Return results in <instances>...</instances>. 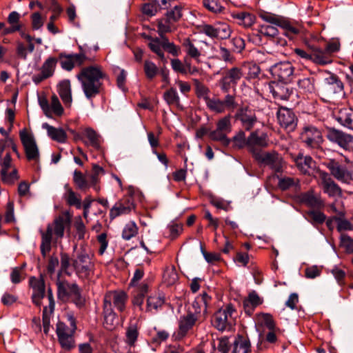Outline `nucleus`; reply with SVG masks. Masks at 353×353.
Returning <instances> with one entry per match:
<instances>
[{"label": "nucleus", "mask_w": 353, "mask_h": 353, "mask_svg": "<svg viewBox=\"0 0 353 353\" xmlns=\"http://www.w3.org/2000/svg\"><path fill=\"white\" fill-rule=\"evenodd\" d=\"M212 300L210 296L203 292L197 296L185 314L180 316L178 321V330L175 334L176 339L181 340L193 332L194 327L199 326L205 319L207 308Z\"/></svg>", "instance_id": "1"}, {"label": "nucleus", "mask_w": 353, "mask_h": 353, "mask_svg": "<svg viewBox=\"0 0 353 353\" xmlns=\"http://www.w3.org/2000/svg\"><path fill=\"white\" fill-rule=\"evenodd\" d=\"M81 83V88L88 100L99 94L103 89V81L108 79V75L99 65L83 67L77 74Z\"/></svg>", "instance_id": "2"}, {"label": "nucleus", "mask_w": 353, "mask_h": 353, "mask_svg": "<svg viewBox=\"0 0 353 353\" xmlns=\"http://www.w3.org/2000/svg\"><path fill=\"white\" fill-rule=\"evenodd\" d=\"M72 217L69 211L62 212L54 218L52 223L48 224L46 231H40V250L43 257L45 258L50 252L53 240L57 241L63 237L65 230L70 227Z\"/></svg>", "instance_id": "3"}, {"label": "nucleus", "mask_w": 353, "mask_h": 353, "mask_svg": "<svg viewBox=\"0 0 353 353\" xmlns=\"http://www.w3.org/2000/svg\"><path fill=\"white\" fill-rule=\"evenodd\" d=\"M70 326L65 323L59 321L57 323L56 333L61 347L66 351H70L75 347L74 334L77 330L76 319L72 315H68Z\"/></svg>", "instance_id": "4"}, {"label": "nucleus", "mask_w": 353, "mask_h": 353, "mask_svg": "<svg viewBox=\"0 0 353 353\" xmlns=\"http://www.w3.org/2000/svg\"><path fill=\"white\" fill-rule=\"evenodd\" d=\"M72 265L80 279H89L94 274V263L92 256L84 247H81L77 252L76 257L72 261Z\"/></svg>", "instance_id": "5"}, {"label": "nucleus", "mask_w": 353, "mask_h": 353, "mask_svg": "<svg viewBox=\"0 0 353 353\" xmlns=\"http://www.w3.org/2000/svg\"><path fill=\"white\" fill-rule=\"evenodd\" d=\"M323 165L329 170L330 175L338 181L350 185L353 181L352 172L341 160L326 159Z\"/></svg>", "instance_id": "6"}, {"label": "nucleus", "mask_w": 353, "mask_h": 353, "mask_svg": "<svg viewBox=\"0 0 353 353\" xmlns=\"http://www.w3.org/2000/svg\"><path fill=\"white\" fill-rule=\"evenodd\" d=\"M299 139L305 148L311 150L321 148L324 142L322 130L312 125H307L302 128Z\"/></svg>", "instance_id": "7"}, {"label": "nucleus", "mask_w": 353, "mask_h": 353, "mask_svg": "<svg viewBox=\"0 0 353 353\" xmlns=\"http://www.w3.org/2000/svg\"><path fill=\"white\" fill-rule=\"evenodd\" d=\"M231 115L227 114L219 119L216 123V128L209 133L210 139L220 142L224 146H228L231 140L228 134L232 132Z\"/></svg>", "instance_id": "8"}, {"label": "nucleus", "mask_w": 353, "mask_h": 353, "mask_svg": "<svg viewBox=\"0 0 353 353\" xmlns=\"http://www.w3.org/2000/svg\"><path fill=\"white\" fill-rule=\"evenodd\" d=\"M170 9L165 13V19L158 21V33L161 37L163 34L170 32L173 30L174 23L179 21L183 16V6L181 4L175 5L173 3Z\"/></svg>", "instance_id": "9"}, {"label": "nucleus", "mask_w": 353, "mask_h": 353, "mask_svg": "<svg viewBox=\"0 0 353 353\" xmlns=\"http://www.w3.org/2000/svg\"><path fill=\"white\" fill-rule=\"evenodd\" d=\"M259 17L268 23L283 28L285 31V36L288 37H293L301 32V27L300 26H293L290 21L281 16L262 12L259 14Z\"/></svg>", "instance_id": "10"}, {"label": "nucleus", "mask_w": 353, "mask_h": 353, "mask_svg": "<svg viewBox=\"0 0 353 353\" xmlns=\"http://www.w3.org/2000/svg\"><path fill=\"white\" fill-rule=\"evenodd\" d=\"M234 312L235 309L232 304L219 310L212 317V325L219 331L230 330L234 323V319L232 316Z\"/></svg>", "instance_id": "11"}, {"label": "nucleus", "mask_w": 353, "mask_h": 353, "mask_svg": "<svg viewBox=\"0 0 353 353\" xmlns=\"http://www.w3.org/2000/svg\"><path fill=\"white\" fill-rule=\"evenodd\" d=\"M327 77L323 79L321 90L327 97L333 99L343 93L344 85L340 78L335 74L325 71Z\"/></svg>", "instance_id": "12"}, {"label": "nucleus", "mask_w": 353, "mask_h": 353, "mask_svg": "<svg viewBox=\"0 0 353 353\" xmlns=\"http://www.w3.org/2000/svg\"><path fill=\"white\" fill-rule=\"evenodd\" d=\"M243 77L241 66H234L223 72L219 84L223 92H228L231 88H234L236 86Z\"/></svg>", "instance_id": "13"}, {"label": "nucleus", "mask_w": 353, "mask_h": 353, "mask_svg": "<svg viewBox=\"0 0 353 353\" xmlns=\"http://www.w3.org/2000/svg\"><path fill=\"white\" fill-rule=\"evenodd\" d=\"M19 137L27 159L29 161L39 162L40 160V154L34 136L28 133L26 129H23L20 131Z\"/></svg>", "instance_id": "14"}, {"label": "nucleus", "mask_w": 353, "mask_h": 353, "mask_svg": "<svg viewBox=\"0 0 353 353\" xmlns=\"http://www.w3.org/2000/svg\"><path fill=\"white\" fill-rule=\"evenodd\" d=\"M254 159L259 163L268 166L276 173L283 172L284 161L281 156L276 151L254 153Z\"/></svg>", "instance_id": "15"}, {"label": "nucleus", "mask_w": 353, "mask_h": 353, "mask_svg": "<svg viewBox=\"0 0 353 353\" xmlns=\"http://www.w3.org/2000/svg\"><path fill=\"white\" fill-rule=\"evenodd\" d=\"M316 173L319 179V184L325 194H327L330 197H334L342 194L341 187L335 182L328 172L319 169Z\"/></svg>", "instance_id": "16"}, {"label": "nucleus", "mask_w": 353, "mask_h": 353, "mask_svg": "<svg viewBox=\"0 0 353 353\" xmlns=\"http://www.w3.org/2000/svg\"><path fill=\"white\" fill-rule=\"evenodd\" d=\"M39 103L44 114L48 118H52L53 114L61 117L63 114V108L56 94L51 97L50 103L46 97H39Z\"/></svg>", "instance_id": "17"}, {"label": "nucleus", "mask_w": 353, "mask_h": 353, "mask_svg": "<svg viewBox=\"0 0 353 353\" xmlns=\"http://www.w3.org/2000/svg\"><path fill=\"white\" fill-rule=\"evenodd\" d=\"M283 81L269 82L266 89L272 94V97L278 101L288 100L292 93V89Z\"/></svg>", "instance_id": "18"}, {"label": "nucleus", "mask_w": 353, "mask_h": 353, "mask_svg": "<svg viewBox=\"0 0 353 353\" xmlns=\"http://www.w3.org/2000/svg\"><path fill=\"white\" fill-rule=\"evenodd\" d=\"M201 32L212 39H226L230 37L232 30L228 24L219 23L214 26L209 24L202 26Z\"/></svg>", "instance_id": "19"}, {"label": "nucleus", "mask_w": 353, "mask_h": 353, "mask_svg": "<svg viewBox=\"0 0 353 353\" xmlns=\"http://www.w3.org/2000/svg\"><path fill=\"white\" fill-rule=\"evenodd\" d=\"M128 295L123 291H113L105 294L103 299L104 307H110L112 308V303L120 312H123L125 310Z\"/></svg>", "instance_id": "20"}, {"label": "nucleus", "mask_w": 353, "mask_h": 353, "mask_svg": "<svg viewBox=\"0 0 353 353\" xmlns=\"http://www.w3.org/2000/svg\"><path fill=\"white\" fill-rule=\"evenodd\" d=\"M234 118L240 121L243 128L247 130H251L257 122V117L254 110L248 106H243L238 109Z\"/></svg>", "instance_id": "21"}, {"label": "nucleus", "mask_w": 353, "mask_h": 353, "mask_svg": "<svg viewBox=\"0 0 353 353\" xmlns=\"http://www.w3.org/2000/svg\"><path fill=\"white\" fill-rule=\"evenodd\" d=\"M277 119L280 125L288 131H293L296 125L298 119L292 110L285 108H279L277 114Z\"/></svg>", "instance_id": "22"}, {"label": "nucleus", "mask_w": 353, "mask_h": 353, "mask_svg": "<svg viewBox=\"0 0 353 353\" xmlns=\"http://www.w3.org/2000/svg\"><path fill=\"white\" fill-rule=\"evenodd\" d=\"M296 200L301 204L314 209L321 210L325 206L321 195L316 194L314 190L300 193L296 196Z\"/></svg>", "instance_id": "23"}, {"label": "nucleus", "mask_w": 353, "mask_h": 353, "mask_svg": "<svg viewBox=\"0 0 353 353\" xmlns=\"http://www.w3.org/2000/svg\"><path fill=\"white\" fill-rule=\"evenodd\" d=\"M29 285L33 290L31 297L33 303L41 307V300L44 298L46 293V285L43 276H40L39 278L31 276L29 279Z\"/></svg>", "instance_id": "24"}, {"label": "nucleus", "mask_w": 353, "mask_h": 353, "mask_svg": "<svg viewBox=\"0 0 353 353\" xmlns=\"http://www.w3.org/2000/svg\"><path fill=\"white\" fill-rule=\"evenodd\" d=\"M326 137L330 141L336 143L343 149H347L353 143V136L334 128L327 129Z\"/></svg>", "instance_id": "25"}, {"label": "nucleus", "mask_w": 353, "mask_h": 353, "mask_svg": "<svg viewBox=\"0 0 353 353\" xmlns=\"http://www.w3.org/2000/svg\"><path fill=\"white\" fill-rule=\"evenodd\" d=\"M133 209H134L133 199L131 196L123 197L110 209V218L114 219L119 216L128 214Z\"/></svg>", "instance_id": "26"}, {"label": "nucleus", "mask_w": 353, "mask_h": 353, "mask_svg": "<svg viewBox=\"0 0 353 353\" xmlns=\"http://www.w3.org/2000/svg\"><path fill=\"white\" fill-rule=\"evenodd\" d=\"M270 71L279 81L290 82L294 73V67L290 62H280L273 65Z\"/></svg>", "instance_id": "27"}, {"label": "nucleus", "mask_w": 353, "mask_h": 353, "mask_svg": "<svg viewBox=\"0 0 353 353\" xmlns=\"http://www.w3.org/2000/svg\"><path fill=\"white\" fill-rule=\"evenodd\" d=\"M269 140L265 133L259 134L257 131L250 133L247 138V146L254 157V153H259L256 151V148H265L268 145Z\"/></svg>", "instance_id": "28"}, {"label": "nucleus", "mask_w": 353, "mask_h": 353, "mask_svg": "<svg viewBox=\"0 0 353 353\" xmlns=\"http://www.w3.org/2000/svg\"><path fill=\"white\" fill-rule=\"evenodd\" d=\"M334 119L343 126L353 130V109L343 108L334 112Z\"/></svg>", "instance_id": "29"}, {"label": "nucleus", "mask_w": 353, "mask_h": 353, "mask_svg": "<svg viewBox=\"0 0 353 353\" xmlns=\"http://www.w3.org/2000/svg\"><path fill=\"white\" fill-rule=\"evenodd\" d=\"M312 62L325 65L332 63V56L325 49H321L314 46H312Z\"/></svg>", "instance_id": "30"}, {"label": "nucleus", "mask_w": 353, "mask_h": 353, "mask_svg": "<svg viewBox=\"0 0 353 353\" xmlns=\"http://www.w3.org/2000/svg\"><path fill=\"white\" fill-rule=\"evenodd\" d=\"M103 327L110 331L114 330L119 325L116 313L112 308L103 306Z\"/></svg>", "instance_id": "31"}, {"label": "nucleus", "mask_w": 353, "mask_h": 353, "mask_svg": "<svg viewBox=\"0 0 353 353\" xmlns=\"http://www.w3.org/2000/svg\"><path fill=\"white\" fill-rule=\"evenodd\" d=\"M139 321L131 319L125 332V343L130 346H134L139 334Z\"/></svg>", "instance_id": "32"}, {"label": "nucleus", "mask_w": 353, "mask_h": 353, "mask_svg": "<svg viewBox=\"0 0 353 353\" xmlns=\"http://www.w3.org/2000/svg\"><path fill=\"white\" fill-rule=\"evenodd\" d=\"M58 93L66 107H70L72 97L70 81L63 80L58 84Z\"/></svg>", "instance_id": "33"}, {"label": "nucleus", "mask_w": 353, "mask_h": 353, "mask_svg": "<svg viewBox=\"0 0 353 353\" xmlns=\"http://www.w3.org/2000/svg\"><path fill=\"white\" fill-rule=\"evenodd\" d=\"M262 303L263 301L258 294L255 291H252L243 301L245 312L248 315L251 316L253 314L254 309L262 304Z\"/></svg>", "instance_id": "34"}, {"label": "nucleus", "mask_w": 353, "mask_h": 353, "mask_svg": "<svg viewBox=\"0 0 353 353\" xmlns=\"http://www.w3.org/2000/svg\"><path fill=\"white\" fill-rule=\"evenodd\" d=\"M64 188L63 198L66 203L70 206H74L77 209H81L82 207L81 195L76 193L68 184H65Z\"/></svg>", "instance_id": "35"}, {"label": "nucleus", "mask_w": 353, "mask_h": 353, "mask_svg": "<svg viewBox=\"0 0 353 353\" xmlns=\"http://www.w3.org/2000/svg\"><path fill=\"white\" fill-rule=\"evenodd\" d=\"M42 128L47 130L48 135L54 141L64 143L67 139V134L62 128H57L47 123L42 125Z\"/></svg>", "instance_id": "36"}, {"label": "nucleus", "mask_w": 353, "mask_h": 353, "mask_svg": "<svg viewBox=\"0 0 353 353\" xmlns=\"http://www.w3.org/2000/svg\"><path fill=\"white\" fill-rule=\"evenodd\" d=\"M315 79L314 77H303L297 81L300 93L304 94H313L316 91Z\"/></svg>", "instance_id": "37"}, {"label": "nucleus", "mask_w": 353, "mask_h": 353, "mask_svg": "<svg viewBox=\"0 0 353 353\" xmlns=\"http://www.w3.org/2000/svg\"><path fill=\"white\" fill-rule=\"evenodd\" d=\"M68 298H70L72 301L79 308L85 305V299L81 295V290L76 283L71 284L68 294Z\"/></svg>", "instance_id": "38"}, {"label": "nucleus", "mask_w": 353, "mask_h": 353, "mask_svg": "<svg viewBox=\"0 0 353 353\" xmlns=\"http://www.w3.org/2000/svg\"><path fill=\"white\" fill-rule=\"evenodd\" d=\"M233 345L232 353H249L250 352V341L246 336L238 335L235 338Z\"/></svg>", "instance_id": "39"}, {"label": "nucleus", "mask_w": 353, "mask_h": 353, "mask_svg": "<svg viewBox=\"0 0 353 353\" xmlns=\"http://www.w3.org/2000/svg\"><path fill=\"white\" fill-rule=\"evenodd\" d=\"M187 57L195 60L197 63L201 62L200 57L201 56V51L194 46L189 38H185L182 43Z\"/></svg>", "instance_id": "40"}, {"label": "nucleus", "mask_w": 353, "mask_h": 353, "mask_svg": "<svg viewBox=\"0 0 353 353\" xmlns=\"http://www.w3.org/2000/svg\"><path fill=\"white\" fill-rule=\"evenodd\" d=\"M278 187L282 191H285L291 188H300V180L297 177L292 176H277Z\"/></svg>", "instance_id": "41"}, {"label": "nucleus", "mask_w": 353, "mask_h": 353, "mask_svg": "<svg viewBox=\"0 0 353 353\" xmlns=\"http://www.w3.org/2000/svg\"><path fill=\"white\" fill-rule=\"evenodd\" d=\"M241 66L243 77L248 80L257 78L261 72L260 68L253 63H243Z\"/></svg>", "instance_id": "42"}, {"label": "nucleus", "mask_w": 353, "mask_h": 353, "mask_svg": "<svg viewBox=\"0 0 353 353\" xmlns=\"http://www.w3.org/2000/svg\"><path fill=\"white\" fill-rule=\"evenodd\" d=\"M165 304V299L160 296H150L147 299L146 312H157Z\"/></svg>", "instance_id": "43"}, {"label": "nucleus", "mask_w": 353, "mask_h": 353, "mask_svg": "<svg viewBox=\"0 0 353 353\" xmlns=\"http://www.w3.org/2000/svg\"><path fill=\"white\" fill-rule=\"evenodd\" d=\"M294 162L298 169L304 174L309 172L313 159L310 156H303L299 154L294 158Z\"/></svg>", "instance_id": "44"}, {"label": "nucleus", "mask_w": 353, "mask_h": 353, "mask_svg": "<svg viewBox=\"0 0 353 353\" xmlns=\"http://www.w3.org/2000/svg\"><path fill=\"white\" fill-rule=\"evenodd\" d=\"M79 53L78 54H71L72 59H73L74 65H77L78 66H81L84 64L86 61H93L94 59L89 58L87 54L88 53V50L85 48V46H79Z\"/></svg>", "instance_id": "45"}, {"label": "nucleus", "mask_w": 353, "mask_h": 353, "mask_svg": "<svg viewBox=\"0 0 353 353\" xmlns=\"http://www.w3.org/2000/svg\"><path fill=\"white\" fill-rule=\"evenodd\" d=\"M57 63V59L55 57H48L43 63L41 67V72L45 74L44 77H50L53 75L56 65Z\"/></svg>", "instance_id": "46"}, {"label": "nucleus", "mask_w": 353, "mask_h": 353, "mask_svg": "<svg viewBox=\"0 0 353 353\" xmlns=\"http://www.w3.org/2000/svg\"><path fill=\"white\" fill-rule=\"evenodd\" d=\"M256 320L261 325H265L270 330H274L275 323L270 313L260 312L256 314Z\"/></svg>", "instance_id": "47"}, {"label": "nucleus", "mask_w": 353, "mask_h": 353, "mask_svg": "<svg viewBox=\"0 0 353 353\" xmlns=\"http://www.w3.org/2000/svg\"><path fill=\"white\" fill-rule=\"evenodd\" d=\"M163 99L169 105L181 106L179 96L174 88H170L164 92Z\"/></svg>", "instance_id": "48"}, {"label": "nucleus", "mask_w": 353, "mask_h": 353, "mask_svg": "<svg viewBox=\"0 0 353 353\" xmlns=\"http://www.w3.org/2000/svg\"><path fill=\"white\" fill-rule=\"evenodd\" d=\"M148 39L150 40V43H148L150 49L157 54L162 61L165 62L166 59L165 58L164 52L161 49L163 47L160 39L159 38H152V37H148Z\"/></svg>", "instance_id": "49"}, {"label": "nucleus", "mask_w": 353, "mask_h": 353, "mask_svg": "<svg viewBox=\"0 0 353 353\" xmlns=\"http://www.w3.org/2000/svg\"><path fill=\"white\" fill-rule=\"evenodd\" d=\"M308 221L312 224H322L326 219L325 214L319 210H309L306 212Z\"/></svg>", "instance_id": "50"}, {"label": "nucleus", "mask_w": 353, "mask_h": 353, "mask_svg": "<svg viewBox=\"0 0 353 353\" xmlns=\"http://www.w3.org/2000/svg\"><path fill=\"white\" fill-rule=\"evenodd\" d=\"M207 107L212 112L218 114L223 113L225 110L223 107L222 100L218 98L206 99L205 101Z\"/></svg>", "instance_id": "51"}, {"label": "nucleus", "mask_w": 353, "mask_h": 353, "mask_svg": "<svg viewBox=\"0 0 353 353\" xmlns=\"http://www.w3.org/2000/svg\"><path fill=\"white\" fill-rule=\"evenodd\" d=\"M86 138L90 142V145L97 150H99L101 148V137L100 136L92 129L88 128L85 131Z\"/></svg>", "instance_id": "52"}, {"label": "nucleus", "mask_w": 353, "mask_h": 353, "mask_svg": "<svg viewBox=\"0 0 353 353\" xmlns=\"http://www.w3.org/2000/svg\"><path fill=\"white\" fill-rule=\"evenodd\" d=\"M143 70L147 79L149 80H152L159 72V68L156 64L148 60L145 61Z\"/></svg>", "instance_id": "53"}, {"label": "nucleus", "mask_w": 353, "mask_h": 353, "mask_svg": "<svg viewBox=\"0 0 353 353\" xmlns=\"http://www.w3.org/2000/svg\"><path fill=\"white\" fill-rule=\"evenodd\" d=\"M76 235L79 240L84 239L88 234V232L86 230V227L83 222V220L80 216H77L75 218V221L74 224Z\"/></svg>", "instance_id": "54"}, {"label": "nucleus", "mask_w": 353, "mask_h": 353, "mask_svg": "<svg viewBox=\"0 0 353 353\" xmlns=\"http://www.w3.org/2000/svg\"><path fill=\"white\" fill-rule=\"evenodd\" d=\"M167 230L168 231V237L171 240H174L182 233L183 225L181 223L172 222L168 225Z\"/></svg>", "instance_id": "55"}, {"label": "nucleus", "mask_w": 353, "mask_h": 353, "mask_svg": "<svg viewBox=\"0 0 353 353\" xmlns=\"http://www.w3.org/2000/svg\"><path fill=\"white\" fill-rule=\"evenodd\" d=\"M259 33L270 39L278 35V29L272 25H261L259 26Z\"/></svg>", "instance_id": "56"}, {"label": "nucleus", "mask_w": 353, "mask_h": 353, "mask_svg": "<svg viewBox=\"0 0 353 353\" xmlns=\"http://www.w3.org/2000/svg\"><path fill=\"white\" fill-rule=\"evenodd\" d=\"M72 283L65 281L58 280L57 282V296L59 299L65 300L68 299V291Z\"/></svg>", "instance_id": "57"}, {"label": "nucleus", "mask_w": 353, "mask_h": 353, "mask_svg": "<svg viewBox=\"0 0 353 353\" xmlns=\"http://www.w3.org/2000/svg\"><path fill=\"white\" fill-rule=\"evenodd\" d=\"M138 233V228L134 222L127 223L122 232V237L125 240H130Z\"/></svg>", "instance_id": "58"}, {"label": "nucleus", "mask_w": 353, "mask_h": 353, "mask_svg": "<svg viewBox=\"0 0 353 353\" xmlns=\"http://www.w3.org/2000/svg\"><path fill=\"white\" fill-rule=\"evenodd\" d=\"M193 82L195 86L196 94L197 97L199 98H203L205 101H206V99L210 98L208 97V93L210 92L208 88L196 79H193Z\"/></svg>", "instance_id": "59"}, {"label": "nucleus", "mask_w": 353, "mask_h": 353, "mask_svg": "<svg viewBox=\"0 0 353 353\" xmlns=\"http://www.w3.org/2000/svg\"><path fill=\"white\" fill-rule=\"evenodd\" d=\"M231 140V142L233 143V148L241 149L247 146V139L245 137V134L243 131H239Z\"/></svg>", "instance_id": "60"}, {"label": "nucleus", "mask_w": 353, "mask_h": 353, "mask_svg": "<svg viewBox=\"0 0 353 353\" xmlns=\"http://www.w3.org/2000/svg\"><path fill=\"white\" fill-rule=\"evenodd\" d=\"M73 181L77 187L81 190H84L89 186L85 176L81 171L75 170L74 172Z\"/></svg>", "instance_id": "61"}, {"label": "nucleus", "mask_w": 353, "mask_h": 353, "mask_svg": "<svg viewBox=\"0 0 353 353\" xmlns=\"http://www.w3.org/2000/svg\"><path fill=\"white\" fill-rule=\"evenodd\" d=\"M203 6L209 11L214 13H219L224 8L217 0H203Z\"/></svg>", "instance_id": "62"}, {"label": "nucleus", "mask_w": 353, "mask_h": 353, "mask_svg": "<svg viewBox=\"0 0 353 353\" xmlns=\"http://www.w3.org/2000/svg\"><path fill=\"white\" fill-rule=\"evenodd\" d=\"M25 279V274L23 267H15L12 269L10 273V280L12 283H19Z\"/></svg>", "instance_id": "63"}, {"label": "nucleus", "mask_w": 353, "mask_h": 353, "mask_svg": "<svg viewBox=\"0 0 353 353\" xmlns=\"http://www.w3.org/2000/svg\"><path fill=\"white\" fill-rule=\"evenodd\" d=\"M340 246L347 253L353 252V239L347 234H342L340 236Z\"/></svg>", "instance_id": "64"}]
</instances>
